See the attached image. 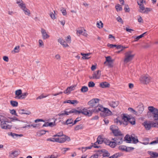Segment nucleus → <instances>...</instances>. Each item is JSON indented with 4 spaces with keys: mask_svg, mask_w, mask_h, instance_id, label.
<instances>
[{
    "mask_svg": "<svg viewBox=\"0 0 158 158\" xmlns=\"http://www.w3.org/2000/svg\"><path fill=\"white\" fill-rule=\"evenodd\" d=\"M72 113H74L76 114H77L78 113V114H80V113H81L82 114L85 115L86 116V114H88V113H86V110H87V109L85 108H84L82 110H76L74 108L71 110Z\"/></svg>",
    "mask_w": 158,
    "mask_h": 158,
    "instance_id": "obj_5",
    "label": "nucleus"
},
{
    "mask_svg": "<svg viewBox=\"0 0 158 158\" xmlns=\"http://www.w3.org/2000/svg\"><path fill=\"white\" fill-rule=\"evenodd\" d=\"M68 112L65 110H64L61 112V113L58 114V115L60 116L62 115H68Z\"/></svg>",
    "mask_w": 158,
    "mask_h": 158,
    "instance_id": "obj_37",
    "label": "nucleus"
},
{
    "mask_svg": "<svg viewBox=\"0 0 158 158\" xmlns=\"http://www.w3.org/2000/svg\"><path fill=\"white\" fill-rule=\"evenodd\" d=\"M158 143V139L156 138V140H155L154 141H152L149 143L150 145H152L154 144H156Z\"/></svg>",
    "mask_w": 158,
    "mask_h": 158,
    "instance_id": "obj_64",
    "label": "nucleus"
},
{
    "mask_svg": "<svg viewBox=\"0 0 158 158\" xmlns=\"http://www.w3.org/2000/svg\"><path fill=\"white\" fill-rule=\"evenodd\" d=\"M95 85V84L92 81H89L88 83V86L89 87H94Z\"/></svg>",
    "mask_w": 158,
    "mask_h": 158,
    "instance_id": "obj_46",
    "label": "nucleus"
},
{
    "mask_svg": "<svg viewBox=\"0 0 158 158\" xmlns=\"http://www.w3.org/2000/svg\"><path fill=\"white\" fill-rule=\"evenodd\" d=\"M107 151L105 149H103L101 150H98L97 151H95V152H102L103 153H106V152H107Z\"/></svg>",
    "mask_w": 158,
    "mask_h": 158,
    "instance_id": "obj_55",
    "label": "nucleus"
},
{
    "mask_svg": "<svg viewBox=\"0 0 158 158\" xmlns=\"http://www.w3.org/2000/svg\"><path fill=\"white\" fill-rule=\"evenodd\" d=\"M148 110L149 111L147 112L148 118L154 121H158V109L153 106H149Z\"/></svg>",
    "mask_w": 158,
    "mask_h": 158,
    "instance_id": "obj_1",
    "label": "nucleus"
},
{
    "mask_svg": "<svg viewBox=\"0 0 158 158\" xmlns=\"http://www.w3.org/2000/svg\"><path fill=\"white\" fill-rule=\"evenodd\" d=\"M19 112L21 114H26L29 115L31 114V112L28 110H26L24 109H20L19 110Z\"/></svg>",
    "mask_w": 158,
    "mask_h": 158,
    "instance_id": "obj_17",
    "label": "nucleus"
},
{
    "mask_svg": "<svg viewBox=\"0 0 158 158\" xmlns=\"http://www.w3.org/2000/svg\"><path fill=\"white\" fill-rule=\"evenodd\" d=\"M152 10V9L150 8H145L144 11L143 12V13L148 14L149 12L150 11Z\"/></svg>",
    "mask_w": 158,
    "mask_h": 158,
    "instance_id": "obj_50",
    "label": "nucleus"
},
{
    "mask_svg": "<svg viewBox=\"0 0 158 158\" xmlns=\"http://www.w3.org/2000/svg\"><path fill=\"white\" fill-rule=\"evenodd\" d=\"M115 8L117 11H120L122 10L121 6L119 4H118L117 5H116Z\"/></svg>",
    "mask_w": 158,
    "mask_h": 158,
    "instance_id": "obj_41",
    "label": "nucleus"
},
{
    "mask_svg": "<svg viewBox=\"0 0 158 158\" xmlns=\"http://www.w3.org/2000/svg\"><path fill=\"white\" fill-rule=\"evenodd\" d=\"M130 120L129 121V123L132 125H135V118L133 117L131 118L130 117Z\"/></svg>",
    "mask_w": 158,
    "mask_h": 158,
    "instance_id": "obj_34",
    "label": "nucleus"
},
{
    "mask_svg": "<svg viewBox=\"0 0 158 158\" xmlns=\"http://www.w3.org/2000/svg\"><path fill=\"white\" fill-rule=\"evenodd\" d=\"M137 3H138V4L139 6V8L140 9V10H139V12H142V11H141V10L143 11L145 10V8L144 7L143 4H139L138 1L137 2Z\"/></svg>",
    "mask_w": 158,
    "mask_h": 158,
    "instance_id": "obj_36",
    "label": "nucleus"
},
{
    "mask_svg": "<svg viewBox=\"0 0 158 158\" xmlns=\"http://www.w3.org/2000/svg\"><path fill=\"white\" fill-rule=\"evenodd\" d=\"M80 117H78L77 118L76 120H74V123H73V124L71 126H72L73 125L77 123L81 120V119H80Z\"/></svg>",
    "mask_w": 158,
    "mask_h": 158,
    "instance_id": "obj_56",
    "label": "nucleus"
},
{
    "mask_svg": "<svg viewBox=\"0 0 158 158\" xmlns=\"http://www.w3.org/2000/svg\"><path fill=\"white\" fill-rule=\"evenodd\" d=\"M9 118V119L10 120V122L11 121H13L15 120L20 121V120H19V119L16 117H14L13 118Z\"/></svg>",
    "mask_w": 158,
    "mask_h": 158,
    "instance_id": "obj_52",
    "label": "nucleus"
},
{
    "mask_svg": "<svg viewBox=\"0 0 158 158\" xmlns=\"http://www.w3.org/2000/svg\"><path fill=\"white\" fill-rule=\"evenodd\" d=\"M47 96H44L43 95V94H42L38 97H37L36 98V100H38L39 99H41L44 98H46Z\"/></svg>",
    "mask_w": 158,
    "mask_h": 158,
    "instance_id": "obj_62",
    "label": "nucleus"
},
{
    "mask_svg": "<svg viewBox=\"0 0 158 158\" xmlns=\"http://www.w3.org/2000/svg\"><path fill=\"white\" fill-rule=\"evenodd\" d=\"M105 138H103L101 135H99L98 136L97 139V142H98V144H101L103 143V139Z\"/></svg>",
    "mask_w": 158,
    "mask_h": 158,
    "instance_id": "obj_24",
    "label": "nucleus"
},
{
    "mask_svg": "<svg viewBox=\"0 0 158 158\" xmlns=\"http://www.w3.org/2000/svg\"><path fill=\"white\" fill-rule=\"evenodd\" d=\"M124 10L126 12H129L130 11V8L128 5H125Z\"/></svg>",
    "mask_w": 158,
    "mask_h": 158,
    "instance_id": "obj_49",
    "label": "nucleus"
},
{
    "mask_svg": "<svg viewBox=\"0 0 158 158\" xmlns=\"http://www.w3.org/2000/svg\"><path fill=\"white\" fill-rule=\"evenodd\" d=\"M47 140L48 141H50L53 142H57L58 141V139L56 138H48Z\"/></svg>",
    "mask_w": 158,
    "mask_h": 158,
    "instance_id": "obj_43",
    "label": "nucleus"
},
{
    "mask_svg": "<svg viewBox=\"0 0 158 158\" xmlns=\"http://www.w3.org/2000/svg\"><path fill=\"white\" fill-rule=\"evenodd\" d=\"M119 117H118L117 118L115 119H114V122L116 123H120V125H121L122 124V121H121L118 119Z\"/></svg>",
    "mask_w": 158,
    "mask_h": 158,
    "instance_id": "obj_58",
    "label": "nucleus"
},
{
    "mask_svg": "<svg viewBox=\"0 0 158 158\" xmlns=\"http://www.w3.org/2000/svg\"><path fill=\"white\" fill-rule=\"evenodd\" d=\"M142 124L144 126L146 130H150L151 128V121L148 122L147 120L145 121Z\"/></svg>",
    "mask_w": 158,
    "mask_h": 158,
    "instance_id": "obj_9",
    "label": "nucleus"
},
{
    "mask_svg": "<svg viewBox=\"0 0 158 158\" xmlns=\"http://www.w3.org/2000/svg\"><path fill=\"white\" fill-rule=\"evenodd\" d=\"M130 119V116L129 115H127L126 114H123L122 118V122L124 126H126L128 124L129 121Z\"/></svg>",
    "mask_w": 158,
    "mask_h": 158,
    "instance_id": "obj_6",
    "label": "nucleus"
},
{
    "mask_svg": "<svg viewBox=\"0 0 158 158\" xmlns=\"http://www.w3.org/2000/svg\"><path fill=\"white\" fill-rule=\"evenodd\" d=\"M147 32H145L143 33V34L141 35L137 36L135 38V41H137L139 40L140 39L142 38V37L144 36L147 34Z\"/></svg>",
    "mask_w": 158,
    "mask_h": 158,
    "instance_id": "obj_31",
    "label": "nucleus"
},
{
    "mask_svg": "<svg viewBox=\"0 0 158 158\" xmlns=\"http://www.w3.org/2000/svg\"><path fill=\"white\" fill-rule=\"evenodd\" d=\"M54 14H53V12H52L50 13V16L51 17V18L53 19H56L55 15L54 14L55 13V11L54 10Z\"/></svg>",
    "mask_w": 158,
    "mask_h": 158,
    "instance_id": "obj_60",
    "label": "nucleus"
},
{
    "mask_svg": "<svg viewBox=\"0 0 158 158\" xmlns=\"http://www.w3.org/2000/svg\"><path fill=\"white\" fill-rule=\"evenodd\" d=\"M21 2L19 4V6L23 10L26 8V4L23 3V1L21 0Z\"/></svg>",
    "mask_w": 158,
    "mask_h": 158,
    "instance_id": "obj_26",
    "label": "nucleus"
},
{
    "mask_svg": "<svg viewBox=\"0 0 158 158\" xmlns=\"http://www.w3.org/2000/svg\"><path fill=\"white\" fill-rule=\"evenodd\" d=\"M116 19L118 22L121 23L122 24L123 23V21L120 16L118 17Z\"/></svg>",
    "mask_w": 158,
    "mask_h": 158,
    "instance_id": "obj_59",
    "label": "nucleus"
},
{
    "mask_svg": "<svg viewBox=\"0 0 158 158\" xmlns=\"http://www.w3.org/2000/svg\"><path fill=\"white\" fill-rule=\"evenodd\" d=\"M63 136H64V137L62 138H56L57 139H58V141H57V142L62 143H64L66 141H69L71 140L70 137L67 135H64Z\"/></svg>",
    "mask_w": 158,
    "mask_h": 158,
    "instance_id": "obj_7",
    "label": "nucleus"
},
{
    "mask_svg": "<svg viewBox=\"0 0 158 158\" xmlns=\"http://www.w3.org/2000/svg\"><path fill=\"white\" fill-rule=\"evenodd\" d=\"M137 111H138L139 114H142L143 111L144 110V107L143 106H138L137 107Z\"/></svg>",
    "mask_w": 158,
    "mask_h": 158,
    "instance_id": "obj_23",
    "label": "nucleus"
},
{
    "mask_svg": "<svg viewBox=\"0 0 158 158\" xmlns=\"http://www.w3.org/2000/svg\"><path fill=\"white\" fill-rule=\"evenodd\" d=\"M119 103L118 101H112L109 102V105L113 108H115L118 105Z\"/></svg>",
    "mask_w": 158,
    "mask_h": 158,
    "instance_id": "obj_12",
    "label": "nucleus"
},
{
    "mask_svg": "<svg viewBox=\"0 0 158 158\" xmlns=\"http://www.w3.org/2000/svg\"><path fill=\"white\" fill-rule=\"evenodd\" d=\"M110 86V84L106 81L101 82L99 84V86L102 88H109Z\"/></svg>",
    "mask_w": 158,
    "mask_h": 158,
    "instance_id": "obj_14",
    "label": "nucleus"
},
{
    "mask_svg": "<svg viewBox=\"0 0 158 158\" xmlns=\"http://www.w3.org/2000/svg\"><path fill=\"white\" fill-rule=\"evenodd\" d=\"M151 127H154L158 128V121H151Z\"/></svg>",
    "mask_w": 158,
    "mask_h": 158,
    "instance_id": "obj_22",
    "label": "nucleus"
},
{
    "mask_svg": "<svg viewBox=\"0 0 158 158\" xmlns=\"http://www.w3.org/2000/svg\"><path fill=\"white\" fill-rule=\"evenodd\" d=\"M19 46H16L14 50V52L15 53H18L19 52Z\"/></svg>",
    "mask_w": 158,
    "mask_h": 158,
    "instance_id": "obj_61",
    "label": "nucleus"
},
{
    "mask_svg": "<svg viewBox=\"0 0 158 158\" xmlns=\"http://www.w3.org/2000/svg\"><path fill=\"white\" fill-rule=\"evenodd\" d=\"M88 90V88L87 86H84L81 87V91L82 93H85L87 92Z\"/></svg>",
    "mask_w": 158,
    "mask_h": 158,
    "instance_id": "obj_33",
    "label": "nucleus"
},
{
    "mask_svg": "<svg viewBox=\"0 0 158 158\" xmlns=\"http://www.w3.org/2000/svg\"><path fill=\"white\" fill-rule=\"evenodd\" d=\"M100 100V99L97 98L92 99L87 103L88 105L89 106V107L86 108L88 110L90 108H94L95 107H97L99 105V103Z\"/></svg>",
    "mask_w": 158,
    "mask_h": 158,
    "instance_id": "obj_2",
    "label": "nucleus"
},
{
    "mask_svg": "<svg viewBox=\"0 0 158 158\" xmlns=\"http://www.w3.org/2000/svg\"><path fill=\"white\" fill-rule=\"evenodd\" d=\"M110 62H108L107 65L109 67L112 68L113 67V63L114 61V60L112 59L110 56Z\"/></svg>",
    "mask_w": 158,
    "mask_h": 158,
    "instance_id": "obj_32",
    "label": "nucleus"
},
{
    "mask_svg": "<svg viewBox=\"0 0 158 158\" xmlns=\"http://www.w3.org/2000/svg\"><path fill=\"white\" fill-rule=\"evenodd\" d=\"M25 15L29 16L30 15V10L27 8L23 10Z\"/></svg>",
    "mask_w": 158,
    "mask_h": 158,
    "instance_id": "obj_44",
    "label": "nucleus"
},
{
    "mask_svg": "<svg viewBox=\"0 0 158 158\" xmlns=\"http://www.w3.org/2000/svg\"><path fill=\"white\" fill-rule=\"evenodd\" d=\"M100 23H101V25H100V23L98 22L97 23V25L98 27L100 28L103 27V24L101 21H100Z\"/></svg>",
    "mask_w": 158,
    "mask_h": 158,
    "instance_id": "obj_53",
    "label": "nucleus"
},
{
    "mask_svg": "<svg viewBox=\"0 0 158 158\" xmlns=\"http://www.w3.org/2000/svg\"><path fill=\"white\" fill-rule=\"evenodd\" d=\"M104 108L103 107L102 105L99 104L97 107H95L94 109L91 110H86V113H88V114H86V116L90 117L91 116L93 113H97L100 111L101 112L103 111V109Z\"/></svg>",
    "mask_w": 158,
    "mask_h": 158,
    "instance_id": "obj_3",
    "label": "nucleus"
},
{
    "mask_svg": "<svg viewBox=\"0 0 158 158\" xmlns=\"http://www.w3.org/2000/svg\"><path fill=\"white\" fill-rule=\"evenodd\" d=\"M132 51H130L125 53V58L124 59V62L126 63H127L132 60L135 54H132Z\"/></svg>",
    "mask_w": 158,
    "mask_h": 158,
    "instance_id": "obj_4",
    "label": "nucleus"
},
{
    "mask_svg": "<svg viewBox=\"0 0 158 158\" xmlns=\"http://www.w3.org/2000/svg\"><path fill=\"white\" fill-rule=\"evenodd\" d=\"M112 38V39L111 40L112 41H114L115 40V38L114 36H113L111 34H110L108 36V39H110Z\"/></svg>",
    "mask_w": 158,
    "mask_h": 158,
    "instance_id": "obj_54",
    "label": "nucleus"
},
{
    "mask_svg": "<svg viewBox=\"0 0 158 158\" xmlns=\"http://www.w3.org/2000/svg\"><path fill=\"white\" fill-rule=\"evenodd\" d=\"M91 54L90 53H85L84 56L82 57V59H88L90 57H88V56Z\"/></svg>",
    "mask_w": 158,
    "mask_h": 158,
    "instance_id": "obj_45",
    "label": "nucleus"
},
{
    "mask_svg": "<svg viewBox=\"0 0 158 158\" xmlns=\"http://www.w3.org/2000/svg\"><path fill=\"white\" fill-rule=\"evenodd\" d=\"M132 143H133L136 144L139 142V141L137 139V137H136V138L135 137H132Z\"/></svg>",
    "mask_w": 158,
    "mask_h": 158,
    "instance_id": "obj_39",
    "label": "nucleus"
},
{
    "mask_svg": "<svg viewBox=\"0 0 158 158\" xmlns=\"http://www.w3.org/2000/svg\"><path fill=\"white\" fill-rule=\"evenodd\" d=\"M84 127V126L82 124H81L79 125H77L76 126L75 128V130H78L80 129H82Z\"/></svg>",
    "mask_w": 158,
    "mask_h": 158,
    "instance_id": "obj_38",
    "label": "nucleus"
},
{
    "mask_svg": "<svg viewBox=\"0 0 158 158\" xmlns=\"http://www.w3.org/2000/svg\"><path fill=\"white\" fill-rule=\"evenodd\" d=\"M106 57V61L104 62V64H106V63L107 62H110V56H108L106 57Z\"/></svg>",
    "mask_w": 158,
    "mask_h": 158,
    "instance_id": "obj_51",
    "label": "nucleus"
},
{
    "mask_svg": "<svg viewBox=\"0 0 158 158\" xmlns=\"http://www.w3.org/2000/svg\"><path fill=\"white\" fill-rule=\"evenodd\" d=\"M15 99H20V95H21L22 94V90L21 89H18L15 91Z\"/></svg>",
    "mask_w": 158,
    "mask_h": 158,
    "instance_id": "obj_11",
    "label": "nucleus"
},
{
    "mask_svg": "<svg viewBox=\"0 0 158 158\" xmlns=\"http://www.w3.org/2000/svg\"><path fill=\"white\" fill-rule=\"evenodd\" d=\"M79 102L77 100H68L65 101L64 102V103H68L71 104H74L75 103L77 104Z\"/></svg>",
    "mask_w": 158,
    "mask_h": 158,
    "instance_id": "obj_20",
    "label": "nucleus"
},
{
    "mask_svg": "<svg viewBox=\"0 0 158 158\" xmlns=\"http://www.w3.org/2000/svg\"><path fill=\"white\" fill-rule=\"evenodd\" d=\"M109 140L105 138L103 139V142L104 143L108 145V144H109L110 142Z\"/></svg>",
    "mask_w": 158,
    "mask_h": 158,
    "instance_id": "obj_57",
    "label": "nucleus"
},
{
    "mask_svg": "<svg viewBox=\"0 0 158 158\" xmlns=\"http://www.w3.org/2000/svg\"><path fill=\"white\" fill-rule=\"evenodd\" d=\"M148 153L150 155L152 158H155L158 157V153L152 151H148Z\"/></svg>",
    "mask_w": 158,
    "mask_h": 158,
    "instance_id": "obj_19",
    "label": "nucleus"
},
{
    "mask_svg": "<svg viewBox=\"0 0 158 158\" xmlns=\"http://www.w3.org/2000/svg\"><path fill=\"white\" fill-rule=\"evenodd\" d=\"M10 103L11 106L14 107H17L18 105V103L16 101L11 100Z\"/></svg>",
    "mask_w": 158,
    "mask_h": 158,
    "instance_id": "obj_28",
    "label": "nucleus"
},
{
    "mask_svg": "<svg viewBox=\"0 0 158 158\" xmlns=\"http://www.w3.org/2000/svg\"><path fill=\"white\" fill-rule=\"evenodd\" d=\"M48 131H46L44 130H42L40 131H39L37 132V135L39 136H40L43 135L45 134L46 133V132H48Z\"/></svg>",
    "mask_w": 158,
    "mask_h": 158,
    "instance_id": "obj_27",
    "label": "nucleus"
},
{
    "mask_svg": "<svg viewBox=\"0 0 158 158\" xmlns=\"http://www.w3.org/2000/svg\"><path fill=\"white\" fill-rule=\"evenodd\" d=\"M124 136V135H122L116 137V140L118 145H120L123 142V138Z\"/></svg>",
    "mask_w": 158,
    "mask_h": 158,
    "instance_id": "obj_13",
    "label": "nucleus"
},
{
    "mask_svg": "<svg viewBox=\"0 0 158 158\" xmlns=\"http://www.w3.org/2000/svg\"><path fill=\"white\" fill-rule=\"evenodd\" d=\"M93 145H92L89 147H82L81 148L82 149V152H85L87 149H91L92 148V147H93Z\"/></svg>",
    "mask_w": 158,
    "mask_h": 158,
    "instance_id": "obj_40",
    "label": "nucleus"
},
{
    "mask_svg": "<svg viewBox=\"0 0 158 158\" xmlns=\"http://www.w3.org/2000/svg\"><path fill=\"white\" fill-rule=\"evenodd\" d=\"M112 133H113V135L116 137L122 135L123 134L121 133V131L119 130V128L115 130H113Z\"/></svg>",
    "mask_w": 158,
    "mask_h": 158,
    "instance_id": "obj_15",
    "label": "nucleus"
},
{
    "mask_svg": "<svg viewBox=\"0 0 158 158\" xmlns=\"http://www.w3.org/2000/svg\"><path fill=\"white\" fill-rule=\"evenodd\" d=\"M103 112H105L106 116H109L112 114V112L108 108L104 107L103 109Z\"/></svg>",
    "mask_w": 158,
    "mask_h": 158,
    "instance_id": "obj_21",
    "label": "nucleus"
},
{
    "mask_svg": "<svg viewBox=\"0 0 158 158\" xmlns=\"http://www.w3.org/2000/svg\"><path fill=\"white\" fill-rule=\"evenodd\" d=\"M117 145V143L115 141H110L108 145L109 146L112 148H114Z\"/></svg>",
    "mask_w": 158,
    "mask_h": 158,
    "instance_id": "obj_29",
    "label": "nucleus"
},
{
    "mask_svg": "<svg viewBox=\"0 0 158 158\" xmlns=\"http://www.w3.org/2000/svg\"><path fill=\"white\" fill-rule=\"evenodd\" d=\"M28 94V93L27 92L23 93V94H22L21 95H20V97H19L20 99L25 98Z\"/></svg>",
    "mask_w": 158,
    "mask_h": 158,
    "instance_id": "obj_47",
    "label": "nucleus"
},
{
    "mask_svg": "<svg viewBox=\"0 0 158 158\" xmlns=\"http://www.w3.org/2000/svg\"><path fill=\"white\" fill-rule=\"evenodd\" d=\"M118 149L123 151L128 152L129 151V150H127V147L126 146L124 145H120L118 147Z\"/></svg>",
    "mask_w": 158,
    "mask_h": 158,
    "instance_id": "obj_25",
    "label": "nucleus"
},
{
    "mask_svg": "<svg viewBox=\"0 0 158 158\" xmlns=\"http://www.w3.org/2000/svg\"><path fill=\"white\" fill-rule=\"evenodd\" d=\"M41 33L42 35L43 38L44 39H46L49 37V35L47 34L46 31L44 29H41Z\"/></svg>",
    "mask_w": 158,
    "mask_h": 158,
    "instance_id": "obj_16",
    "label": "nucleus"
},
{
    "mask_svg": "<svg viewBox=\"0 0 158 158\" xmlns=\"http://www.w3.org/2000/svg\"><path fill=\"white\" fill-rule=\"evenodd\" d=\"M76 86V85H74L70 87H68L66 89L64 92V93L65 94L70 93L71 91L74 89L75 87Z\"/></svg>",
    "mask_w": 158,
    "mask_h": 158,
    "instance_id": "obj_10",
    "label": "nucleus"
},
{
    "mask_svg": "<svg viewBox=\"0 0 158 158\" xmlns=\"http://www.w3.org/2000/svg\"><path fill=\"white\" fill-rule=\"evenodd\" d=\"M140 81L144 84H147L149 83L150 81V77L146 76H141L140 78Z\"/></svg>",
    "mask_w": 158,
    "mask_h": 158,
    "instance_id": "obj_8",
    "label": "nucleus"
},
{
    "mask_svg": "<svg viewBox=\"0 0 158 158\" xmlns=\"http://www.w3.org/2000/svg\"><path fill=\"white\" fill-rule=\"evenodd\" d=\"M132 136L130 137L128 134H127L124 137V141L127 143H131L132 141Z\"/></svg>",
    "mask_w": 158,
    "mask_h": 158,
    "instance_id": "obj_18",
    "label": "nucleus"
},
{
    "mask_svg": "<svg viewBox=\"0 0 158 158\" xmlns=\"http://www.w3.org/2000/svg\"><path fill=\"white\" fill-rule=\"evenodd\" d=\"M64 135V134L62 132H60L58 133L57 134L54 135H53V137H61L63 136Z\"/></svg>",
    "mask_w": 158,
    "mask_h": 158,
    "instance_id": "obj_48",
    "label": "nucleus"
},
{
    "mask_svg": "<svg viewBox=\"0 0 158 158\" xmlns=\"http://www.w3.org/2000/svg\"><path fill=\"white\" fill-rule=\"evenodd\" d=\"M110 153L108 152V151H107V152H106L105 153H103V154L102 155V156L103 157H108L110 156Z\"/></svg>",
    "mask_w": 158,
    "mask_h": 158,
    "instance_id": "obj_63",
    "label": "nucleus"
},
{
    "mask_svg": "<svg viewBox=\"0 0 158 158\" xmlns=\"http://www.w3.org/2000/svg\"><path fill=\"white\" fill-rule=\"evenodd\" d=\"M149 140L148 138H146L143 139V142L141 143L145 145H147L148 144H149Z\"/></svg>",
    "mask_w": 158,
    "mask_h": 158,
    "instance_id": "obj_35",
    "label": "nucleus"
},
{
    "mask_svg": "<svg viewBox=\"0 0 158 158\" xmlns=\"http://www.w3.org/2000/svg\"><path fill=\"white\" fill-rule=\"evenodd\" d=\"M6 122L9 123V122L8 121H1V126L2 129H5V127H6V125H7V124L6 123Z\"/></svg>",
    "mask_w": 158,
    "mask_h": 158,
    "instance_id": "obj_30",
    "label": "nucleus"
},
{
    "mask_svg": "<svg viewBox=\"0 0 158 158\" xmlns=\"http://www.w3.org/2000/svg\"><path fill=\"white\" fill-rule=\"evenodd\" d=\"M118 128L117 126H115V125H112L110 127V130L113 132V130H115L117 129Z\"/></svg>",
    "mask_w": 158,
    "mask_h": 158,
    "instance_id": "obj_42",
    "label": "nucleus"
}]
</instances>
